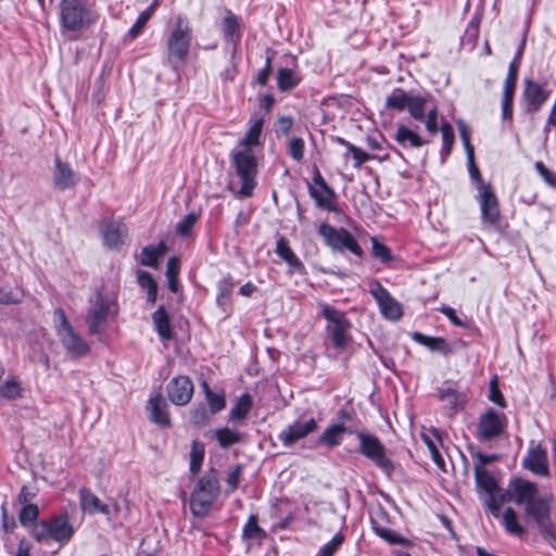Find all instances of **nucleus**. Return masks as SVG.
<instances>
[{"label":"nucleus","instance_id":"f257e3e1","mask_svg":"<svg viewBox=\"0 0 556 556\" xmlns=\"http://www.w3.org/2000/svg\"><path fill=\"white\" fill-rule=\"evenodd\" d=\"M75 533L66 511L41 519L30 528V536L39 544L49 545L58 543L60 547L66 545Z\"/></svg>","mask_w":556,"mask_h":556},{"label":"nucleus","instance_id":"f03ea898","mask_svg":"<svg viewBox=\"0 0 556 556\" xmlns=\"http://www.w3.org/2000/svg\"><path fill=\"white\" fill-rule=\"evenodd\" d=\"M320 314L327 320L326 332L333 349L343 352L353 342L350 333L352 323L346 314L327 303H319Z\"/></svg>","mask_w":556,"mask_h":556},{"label":"nucleus","instance_id":"7ed1b4c3","mask_svg":"<svg viewBox=\"0 0 556 556\" xmlns=\"http://www.w3.org/2000/svg\"><path fill=\"white\" fill-rule=\"evenodd\" d=\"M118 304L113 294L97 291L89 300L86 323L91 334L103 332L108 326L109 317H115Z\"/></svg>","mask_w":556,"mask_h":556},{"label":"nucleus","instance_id":"20e7f679","mask_svg":"<svg viewBox=\"0 0 556 556\" xmlns=\"http://www.w3.org/2000/svg\"><path fill=\"white\" fill-rule=\"evenodd\" d=\"M220 492L216 470L211 469L199 479L190 497V508L193 516L203 518L210 513Z\"/></svg>","mask_w":556,"mask_h":556},{"label":"nucleus","instance_id":"39448f33","mask_svg":"<svg viewBox=\"0 0 556 556\" xmlns=\"http://www.w3.org/2000/svg\"><path fill=\"white\" fill-rule=\"evenodd\" d=\"M192 40V29L187 18L178 15L175 21V27L167 38V60L173 68L182 65L189 54Z\"/></svg>","mask_w":556,"mask_h":556},{"label":"nucleus","instance_id":"423d86ee","mask_svg":"<svg viewBox=\"0 0 556 556\" xmlns=\"http://www.w3.org/2000/svg\"><path fill=\"white\" fill-rule=\"evenodd\" d=\"M231 165L236 175L241 180V187L238 194L249 198L253 194L256 187L257 160L251 149L233 150L230 153Z\"/></svg>","mask_w":556,"mask_h":556},{"label":"nucleus","instance_id":"0eeeda50","mask_svg":"<svg viewBox=\"0 0 556 556\" xmlns=\"http://www.w3.org/2000/svg\"><path fill=\"white\" fill-rule=\"evenodd\" d=\"M317 232L324 239L325 244L333 252L344 253L349 251L359 258L364 256V250L348 229L343 227L336 228L330 224L321 223Z\"/></svg>","mask_w":556,"mask_h":556},{"label":"nucleus","instance_id":"6e6552de","mask_svg":"<svg viewBox=\"0 0 556 556\" xmlns=\"http://www.w3.org/2000/svg\"><path fill=\"white\" fill-rule=\"evenodd\" d=\"M54 315L59 318L55 331L67 354L73 358L86 356L90 352V346L67 320L65 312L56 308Z\"/></svg>","mask_w":556,"mask_h":556},{"label":"nucleus","instance_id":"1a4fd4ad","mask_svg":"<svg viewBox=\"0 0 556 556\" xmlns=\"http://www.w3.org/2000/svg\"><path fill=\"white\" fill-rule=\"evenodd\" d=\"M354 434H356L359 441V453L390 477L394 472L395 467L393 462L387 456V448L380 439L371 433L355 431Z\"/></svg>","mask_w":556,"mask_h":556},{"label":"nucleus","instance_id":"9d476101","mask_svg":"<svg viewBox=\"0 0 556 556\" xmlns=\"http://www.w3.org/2000/svg\"><path fill=\"white\" fill-rule=\"evenodd\" d=\"M508 495L513 497L516 505H525V516L527 509L535 507L540 502L553 504L552 495H539V488L535 482L521 477L513 478L508 483Z\"/></svg>","mask_w":556,"mask_h":556},{"label":"nucleus","instance_id":"9b49d317","mask_svg":"<svg viewBox=\"0 0 556 556\" xmlns=\"http://www.w3.org/2000/svg\"><path fill=\"white\" fill-rule=\"evenodd\" d=\"M96 20L97 16L86 3L76 2V0H61L60 21L65 29L78 31L85 25L93 24Z\"/></svg>","mask_w":556,"mask_h":556},{"label":"nucleus","instance_id":"f8f14e48","mask_svg":"<svg viewBox=\"0 0 556 556\" xmlns=\"http://www.w3.org/2000/svg\"><path fill=\"white\" fill-rule=\"evenodd\" d=\"M312 180L318 188L308 184L307 189L309 197L315 201L316 206L325 211L332 212L336 215H341L343 212L336 203L337 194L327 184L317 167L314 168Z\"/></svg>","mask_w":556,"mask_h":556},{"label":"nucleus","instance_id":"ddd939ff","mask_svg":"<svg viewBox=\"0 0 556 556\" xmlns=\"http://www.w3.org/2000/svg\"><path fill=\"white\" fill-rule=\"evenodd\" d=\"M527 518L538 528L541 536L556 548V522L552 520V504L540 502L527 509Z\"/></svg>","mask_w":556,"mask_h":556},{"label":"nucleus","instance_id":"4468645a","mask_svg":"<svg viewBox=\"0 0 556 556\" xmlns=\"http://www.w3.org/2000/svg\"><path fill=\"white\" fill-rule=\"evenodd\" d=\"M369 293L377 301L381 315L392 321H397L403 315L401 304L376 279L370 282Z\"/></svg>","mask_w":556,"mask_h":556},{"label":"nucleus","instance_id":"2eb2a0df","mask_svg":"<svg viewBox=\"0 0 556 556\" xmlns=\"http://www.w3.org/2000/svg\"><path fill=\"white\" fill-rule=\"evenodd\" d=\"M506 427V417L493 408L488 409L479 417L477 438L480 442H488L500 437Z\"/></svg>","mask_w":556,"mask_h":556},{"label":"nucleus","instance_id":"dca6fc26","mask_svg":"<svg viewBox=\"0 0 556 556\" xmlns=\"http://www.w3.org/2000/svg\"><path fill=\"white\" fill-rule=\"evenodd\" d=\"M549 96L551 92L545 90L539 83L526 78L521 93V102L525 105L523 112L531 115L538 113L548 100Z\"/></svg>","mask_w":556,"mask_h":556},{"label":"nucleus","instance_id":"f3484780","mask_svg":"<svg viewBox=\"0 0 556 556\" xmlns=\"http://www.w3.org/2000/svg\"><path fill=\"white\" fill-rule=\"evenodd\" d=\"M317 429L318 424L314 417L306 420H295L278 434V439L283 446L290 447L298 441L307 438Z\"/></svg>","mask_w":556,"mask_h":556},{"label":"nucleus","instance_id":"a211bd4d","mask_svg":"<svg viewBox=\"0 0 556 556\" xmlns=\"http://www.w3.org/2000/svg\"><path fill=\"white\" fill-rule=\"evenodd\" d=\"M169 401L177 405H187L193 395L194 386L188 376H178L169 380L166 386Z\"/></svg>","mask_w":556,"mask_h":556},{"label":"nucleus","instance_id":"6ab92c4d","mask_svg":"<svg viewBox=\"0 0 556 556\" xmlns=\"http://www.w3.org/2000/svg\"><path fill=\"white\" fill-rule=\"evenodd\" d=\"M476 199L480 205L482 223L496 225L500 220V203L492 186L478 191Z\"/></svg>","mask_w":556,"mask_h":556},{"label":"nucleus","instance_id":"aec40b11","mask_svg":"<svg viewBox=\"0 0 556 556\" xmlns=\"http://www.w3.org/2000/svg\"><path fill=\"white\" fill-rule=\"evenodd\" d=\"M410 338L416 343L426 346L429 351L440 353L443 356H448L454 353L456 345L462 348L467 346V343L462 339L457 340L454 344H451L442 337H430L419 331H414L410 334Z\"/></svg>","mask_w":556,"mask_h":556},{"label":"nucleus","instance_id":"412c9836","mask_svg":"<svg viewBox=\"0 0 556 556\" xmlns=\"http://www.w3.org/2000/svg\"><path fill=\"white\" fill-rule=\"evenodd\" d=\"M80 180L79 174L72 166L63 162L59 156L54 159V167L52 173L53 186L59 191L74 188Z\"/></svg>","mask_w":556,"mask_h":556},{"label":"nucleus","instance_id":"4be33fe9","mask_svg":"<svg viewBox=\"0 0 556 556\" xmlns=\"http://www.w3.org/2000/svg\"><path fill=\"white\" fill-rule=\"evenodd\" d=\"M525 468L534 475L547 477L549 475L547 452L541 444L530 447L522 460Z\"/></svg>","mask_w":556,"mask_h":556},{"label":"nucleus","instance_id":"5701e85b","mask_svg":"<svg viewBox=\"0 0 556 556\" xmlns=\"http://www.w3.org/2000/svg\"><path fill=\"white\" fill-rule=\"evenodd\" d=\"M149 420L161 428H169L172 426L168 413V404L161 393L149 399L147 406Z\"/></svg>","mask_w":556,"mask_h":556},{"label":"nucleus","instance_id":"b1692460","mask_svg":"<svg viewBox=\"0 0 556 556\" xmlns=\"http://www.w3.org/2000/svg\"><path fill=\"white\" fill-rule=\"evenodd\" d=\"M100 231L104 244L110 249L118 250L124 243V237L127 235V227L121 220L103 222Z\"/></svg>","mask_w":556,"mask_h":556},{"label":"nucleus","instance_id":"393cba45","mask_svg":"<svg viewBox=\"0 0 556 556\" xmlns=\"http://www.w3.org/2000/svg\"><path fill=\"white\" fill-rule=\"evenodd\" d=\"M275 253L288 264L292 273L305 274V266L289 245L286 237L280 236L276 241Z\"/></svg>","mask_w":556,"mask_h":556},{"label":"nucleus","instance_id":"a878e982","mask_svg":"<svg viewBox=\"0 0 556 556\" xmlns=\"http://www.w3.org/2000/svg\"><path fill=\"white\" fill-rule=\"evenodd\" d=\"M344 433L354 434L355 430L348 426L330 425L319 435L317 444L333 448L341 444Z\"/></svg>","mask_w":556,"mask_h":556},{"label":"nucleus","instance_id":"bb28decb","mask_svg":"<svg viewBox=\"0 0 556 556\" xmlns=\"http://www.w3.org/2000/svg\"><path fill=\"white\" fill-rule=\"evenodd\" d=\"M79 504L81 509L89 515H110L109 506L103 504L100 498L87 488L79 490Z\"/></svg>","mask_w":556,"mask_h":556},{"label":"nucleus","instance_id":"cd10ccee","mask_svg":"<svg viewBox=\"0 0 556 556\" xmlns=\"http://www.w3.org/2000/svg\"><path fill=\"white\" fill-rule=\"evenodd\" d=\"M233 287L235 282L230 274L217 282L216 305L225 313L226 317L230 316L231 314V311L229 309V303Z\"/></svg>","mask_w":556,"mask_h":556},{"label":"nucleus","instance_id":"c85d7f7f","mask_svg":"<svg viewBox=\"0 0 556 556\" xmlns=\"http://www.w3.org/2000/svg\"><path fill=\"white\" fill-rule=\"evenodd\" d=\"M240 21L237 15L228 11L227 15L223 18L222 33L224 40L233 43L235 48L240 43L241 31Z\"/></svg>","mask_w":556,"mask_h":556},{"label":"nucleus","instance_id":"c756f323","mask_svg":"<svg viewBox=\"0 0 556 556\" xmlns=\"http://www.w3.org/2000/svg\"><path fill=\"white\" fill-rule=\"evenodd\" d=\"M253 408V397L250 393L241 394L229 410V420L233 424H243Z\"/></svg>","mask_w":556,"mask_h":556},{"label":"nucleus","instance_id":"7c9ffc66","mask_svg":"<svg viewBox=\"0 0 556 556\" xmlns=\"http://www.w3.org/2000/svg\"><path fill=\"white\" fill-rule=\"evenodd\" d=\"M371 529L380 539L390 545H402L406 547L414 545L413 541L402 536L390 528L380 525L374 519H371Z\"/></svg>","mask_w":556,"mask_h":556},{"label":"nucleus","instance_id":"2f4dec72","mask_svg":"<svg viewBox=\"0 0 556 556\" xmlns=\"http://www.w3.org/2000/svg\"><path fill=\"white\" fill-rule=\"evenodd\" d=\"M301 80L302 76L294 68L280 67L277 71V88L281 92H287L296 88Z\"/></svg>","mask_w":556,"mask_h":556},{"label":"nucleus","instance_id":"473e14b6","mask_svg":"<svg viewBox=\"0 0 556 556\" xmlns=\"http://www.w3.org/2000/svg\"><path fill=\"white\" fill-rule=\"evenodd\" d=\"M152 321L156 332L162 339L170 340L173 338L169 315L163 305L159 306L152 314Z\"/></svg>","mask_w":556,"mask_h":556},{"label":"nucleus","instance_id":"72a5a7b5","mask_svg":"<svg viewBox=\"0 0 556 556\" xmlns=\"http://www.w3.org/2000/svg\"><path fill=\"white\" fill-rule=\"evenodd\" d=\"M475 480L478 491H483L485 494L498 493L500 485L495 478L486 470L473 468Z\"/></svg>","mask_w":556,"mask_h":556},{"label":"nucleus","instance_id":"f704fd0d","mask_svg":"<svg viewBox=\"0 0 556 556\" xmlns=\"http://www.w3.org/2000/svg\"><path fill=\"white\" fill-rule=\"evenodd\" d=\"M167 251L165 242L161 241L156 245L149 244L142 248L140 264L149 267H156L159 258Z\"/></svg>","mask_w":556,"mask_h":556},{"label":"nucleus","instance_id":"c9c22d12","mask_svg":"<svg viewBox=\"0 0 556 556\" xmlns=\"http://www.w3.org/2000/svg\"><path fill=\"white\" fill-rule=\"evenodd\" d=\"M394 140L402 147H406L408 143L412 148H420L427 143L416 131L404 125L397 127Z\"/></svg>","mask_w":556,"mask_h":556},{"label":"nucleus","instance_id":"e433bc0d","mask_svg":"<svg viewBox=\"0 0 556 556\" xmlns=\"http://www.w3.org/2000/svg\"><path fill=\"white\" fill-rule=\"evenodd\" d=\"M264 118L258 117L254 121V123L249 127L244 137L240 139L239 147L241 149H251L253 147L260 146V138L263 131Z\"/></svg>","mask_w":556,"mask_h":556},{"label":"nucleus","instance_id":"4c0bfd02","mask_svg":"<svg viewBox=\"0 0 556 556\" xmlns=\"http://www.w3.org/2000/svg\"><path fill=\"white\" fill-rule=\"evenodd\" d=\"M428 99L429 96H424L420 93H410L406 109L414 119L424 122Z\"/></svg>","mask_w":556,"mask_h":556},{"label":"nucleus","instance_id":"58836bf2","mask_svg":"<svg viewBox=\"0 0 556 556\" xmlns=\"http://www.w3.org/2000/svg\"><path fill=\"white\" fill-rule=\"evenodd\" d=\"M157 7V0H154L144 11H142L137 17L135 24L130 27L127 36L130 40L136 39L143 30L152 15L154 14Z\"/></svg>","mask_w":556,"mask_h":556},{"label":"nucleus","instance_id":"ea45409f","mask_svg":"<svg viewBox=\"0 0 556 556\" xmlns=\"http://www.w3.org/2000/svg\"><path fill=\"white\" fill-rule=\"evenodd\" d=\"M502 525L506 532L511 535L522 536L526 533V529L518 521L517 513L511 507H507L504 510Z\"/></svg>","mask_w":556,"mask_h":556},{"label":"nucleus","instance_id":"a19ab883","mask_svg":"<svg viewBox=\"0 0 556 556\" xmlns=\"http://www.w3.org/2000/svg\"><path fill=\"white\" fill-rule=\"evenodd\" d=\"M410 93H407L403 88H394L386 99V108L402 112L408 104Z\"/></svg>","mask_w":556,"mask_h":556},{"label":"nucleus","instance_id":"79ce46f5","mask_svg":"<svg viewBox=\"0 0 556 556\" xmlns=\"http://www.w3.org/2000/svg\"><path fill=\"white\" fill-rule=\"evenodd\" d=\"M266 538V531L258 526V517L255 514H251L245 522L242 530V539L248 540H260Z\"/></svg>","mask_w":556,"mask_h":556},{"label":"nucleus","instance_id":"37998d69","mask_svg":"<svg viewBox=\"0 0 556 556\" xmlns=\"http://www.w3.org/2000/svg\"><path fill=\"white\" fill-rule=\"evenodd\" d=\"M215 438L222 448H228L241 441V433L228 427L218 428Z\"/></svg>","mask_w":556,"mask_h":556},{"label":"nucleus","instance_id":"c03bdc74","mask_svg":"<svg viewBox=\"0 0 556 556\" xmlns=\"http://www.w3.org/2000/svg\"><path fill=\"white\" fill-rule=\"evenodd\" d=\"M180 270V261L176 256L169 257L166 265V277L168 281V289L173 293H177L179 290L178 275Z\"/></svg>","mask_w":556,"mask_h":556},{"label":"nucleus","instance_id":"a18cd8bd","mask_svg":"<svg viewBox=\"0 0 556 556\" xmlns=\"http://www.w3.org/2000/svg\"><path fill=\"white\" fill-rule=\"evenodd\" d=\"M441 132H442V149H441V159L442 162H445V159L451 154L453 150V144L455 140L454 136V129L451 123L444 122L441 125Z\"/></svg>","mask_w":556,"mask_h":556},{"label":"nucleus","instance_id":"49530a36","mask_svg":"<svg viewBox=\"0 0 556 556\" xmlns=\"http://www.w3.org/2000/svg\"><path fill=\"white\" fill-rule=\"evenodd\" d=\"M439 400L444 402L450 409H457L464 403L465 395L448 387L439 390Z\"/></svg>","mask_w":556,"mask_h":556},{"label":"nucleus","instance_id":"de8ad7c7","mask_svg":"<svg viewBox=\"0 0 556 556\" xmlns=\"http://www.w3.org/2000/svg\"><path fill=\"white\" fill-rule=\"evenodd\" d=\"M38 517L39 507L36 504L23 505L18 513V521L25 528L33 527L35 523H37Z\"/></svg>","mask_w":556,"mask_h":556},{"label":"nucleus","instance_id":"09e8293b","mask_svg":"<svg viewBox=\"0 0 556 556\" xmlns=\"http://www.w3.org/2000/svg\"><path fill=\"white\" fill-rule=\"evenodd\" d=\"M204 459V445L199 441H193L190 451V465L189 470L191 475H197L202 466Z\"/></svg>","mask_w":556,"mask_h":556},{"label":"nucleus","instance_id":"8fccbe9b","mask_svg":"<svg viewBox=\"0 0 556 556\" xmlns=\"http://www.w3.org/2000/svg\"><path fill=\"white\" fill-rule=\"evenodd\" d=\"M22 396V388L16 378H8L0 384V397L16 400Z\"/></svg>","mask_w":556,"mask_h":556},{"label":"nucleus","instance_id":"3c124183","mask_svg":"<svg viewBox=\"0 0 556 556\" xmlns=\"http://www.w3.org/2000/svg\"><path fill=\"white\" fill-rule=\"evenodd\" d=\"M199 219V214L190 212L181 220L176 224V233L187 238L192 233V229Z\"/></svg>","mask_w":556,"mask_h":556},{"label":"nucleus","instance_id":"603ef678","mask_svg":"<svg viewBox=\"0 0 556 556\" xmlns=\"http://www.w3.org/2000/svg\"><path fill=\"white\" fill-rule=\"evenodd\" d=\"M371 255L383 264H388L393 260L391 250L376 237L371 238Z\"/></svg>","mask_w":556,"mask_h":556},{"label":"nucleus","instance_id":"864d4df0","mask_svg":"<svg viewBox=\"0 0 556 556\" xmlns=\"http://www.w3.org/2000/svg\"><path fill=\"white\" fill-rule=\"evenodd\" d=\"M467 161H468L469 176H470V179L472 180V182L476 185L477 191H480V190L485 189L486 187H490L491 184L484 182L482 175H481L478 166L476 165L475 155L467 156Z\"/></svg>","mask_w":556,"mask_h":556},{"label":"nucleus","instance_id":"5fc2aeb1","mask_svg":"<svg viewBox=\"0 0 556 556\" xmlns=\"http://www.w3.org/2000/svg\"><path fill=\"white\" fill-rule=\"evenodd\" d=\"M514 98L515 96H502L501 101V117L504 124H507L508 127L513 126V116H514Z\"/></svg>","mask_w":556,"mask_h":556},{"label":"nucleus","instance_id":"6e6d98bb","mask_svg":"<svg viewBox=\"0 0 556 556\" xmlns=\"http://www.w3.org/2000/svg\"><path fill=\"white\" fill-rule=\"evenodd\" d=\"M190 422L195 427H203L210 420V414L203 404L193 406L190 410Z\"/></svg>","mask_w":556,"mask_h":556},{"label":"nucleus","instance_id":"4d7b16f0","mask_svg":"<svg viewBox=\"0 0 556 556\" xmlns=\"http://www.w3.org/2000/svg\"><path fill=\"white\" fill-rule=\"evenodd\" d=\"M344 536L342 533H336L333 538L324 544L316 556H332L336 551L339 548V546L343 543Z\"/></svg>","mask_w":556,"mask_h":556},{"label":"nucleus","instance_id":"13d9d810","mask_svg":"<svg viewBox=\"0 0 556 556\" xmlns=\"http://www.w3.org/2000/svg\"><path fill=\"white\" fill-rule=\"evenodd\" d=\"M305 143L300 137H293L289 141L288 153L296 162L302 161L304 156Z\"/></svg>","mask_w":556,"mask_h":556},{"label":"nucleus","instance_id":"bf43d9fd","mask_svg":"<svg viewBox=\"0 0 556 556\" xmlns=\"http://www.w3.org/2000/svg\"><path fill=\"white\" fill-rule=\"evenodd\" d=\"M206 402L210 407L212 415H215L223 410L226 406V400L224 393L211 392L206 395Z\"/></svg>","mask_w":556,"mask_h":556},{"label":"nucleus","instance_id":"052dcab7","mask_svg":"<svg viewBox=\"0 0 556 556\" xmlns=\"http://www.w3.org/2000/svg\"><path fill=\"white\" fill-rule=\"evenodd\" d=\"M273 59H274V51L267 50L266 59H265V66L257 73L256 78H255V81L261 86H265L268 81V78L271 73Z\"/></svg>","mask_w":556,"mask_h":556},{"label":"nucleus","instance_id":"680f3d73","mask_svg":"<svg viewBox=\"0 0 556 556\" xmlns=\"http://www.w3.org/2000/svg\"><path fill=\"white\" fill-rule=\"evenodd\" d=\"M489 400L491 402H493L494 404L498 405L500 407H505L506 406V401L504 399V395L502 394L500 388H498V382H497V377L494 376L491 381H490V387H489Z\"/></svg>","mask_w":556,"mask_h":556},{"label":"nucleus","instance_id":"e2e57ef3","mask_svg":"<svg viewBox=\"0 0 556 556\" xmlns=\"http://www.w3.org/2000/svg\"><path fill=\"white\" fill-rule=\"evenodd\" d=\"M293 127V118L291 116H279L275 123V132L277 136H288Z\"/></svg>","mask_w":556,"mask_h":556},{"label":"nucleus","instance_id":"0e129e2a","mask_svg":"<svg viewBox=\"0 0 556 556\" xmlns=\"http://www.w3.org/2000/svg\"><path fill=\"white\" fill-rule=\"evenodd\" d=\"M458 130H459L460 140H462V142L464 144V148H465V151H466V155L467 156L475 155V149H473V146L470 142L469 129H468L467 125L463 121L458 122Z\"/></svg>","mask_w":556,"mask_h":556},{"label":"nucleus","instance_id":"69168bd1","mask_svg":"<svg viewBox=\"0 0 556 556\" xmlns=\"http://www.w3.org/2000/svg\"><path fill=\"white\" fill-rule=\"evenodd\" d=\"M425 126L426 129L431 134L435 135L439 130L438 128V109L437 106L431 108L430 110L425 112Z\"/></svg>","mask_w":556,"mask_h":556},{"label":"nucleus","instance_id":"338daca9","mask_svg":"<svg viewBox=\"0 0 556 556\" xmlns=\"http://www.w3.org/2000/svg\"><path fill=\"white\" fill-rule=\"evenodd\" d=\"M422 439L431 453V458H432L433 463L439 468L443 469L445 462H444V458H443L442 454L440 453L438 446L435 445V443L427 435H424Z\"/></svg>","mask_w":556,"mask_h":556},{"label":"nucleus","instance_id":"774afa93","mask_svg":"<svg viewBox=\"0 0 556 556\" xmlns=\"http://www.w3.org/2000/svg\"><path fill=\"white\" fill-rule=\"evenodd\" d=\"M534 166L538 174L544 179V181L548 186L556 188V174L549 170L541 161H538Z\"/></svg>","mask_w":556,"mask_h":556}]
</instances>
